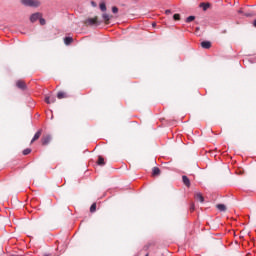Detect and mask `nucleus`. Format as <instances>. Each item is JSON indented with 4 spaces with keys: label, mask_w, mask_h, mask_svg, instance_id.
Masks as SVG:
<instances>
[{
    "label": "nucleus",
    "mask_w": 256,
    "mask_h": 256,
    "mask_svg": "<svg viewBox=\"0 0 256 256\" xmlns=\"http://www.w3.org/2000/svg\"><path fill=\"white\" fill-rule=\"evenodd\" d=\"M84 25H86V27H93V26H99L101 25V22L99 21V18L97 16H95L94 18H88L84 21Z\"/></svg>",
    "instance_id": "f257e3e1"
},
{
    "label": "nucleus",
    "mask_w": 256,
    "mask_h": 256,
    "mask_svg": "<svg viewBox=\"0 0 256 256\" xmlns=\"http://www.w3.org/2000/svg\"><path fill=\"white\" fill-rule=\"evenodd\" d=\"M21 3L25 5V7H39V5H41L39 0H21Z\"/></svg>",
    "instance_id": "f03ea898"
},
{
    "label": "nucleus",
    "mask_w": 256,
    "mask_h": 256,
    "mask_svg": "<svg viewBox=\"0 0 256 256\" xmlns=\"http://www.w3.org/2000/svg\"><path fill=\"white\" fill-rule=\"evenodd\" d=\"M51 134H46V135H43L41 141H42V145H47L48 143H51Z\"/></svg>",
    "instance_id": "7ed1b4c3"
},
{
    "label": "nucleus",
    "mask_w": 256,
    "mask_h": 256,
    "mask_svg": "<svg viewBox=\"0 0 256 256\" xmlns=\"http://www.w3.org/2000/svg\"><path fill=\"white\" fill-rule=\"evenodd\" d=\"M16 86L18 87V89H21L22 91H25L27 89V84H25V81L23 80H18L16 82Z\"/></svg>",
    "instance_id": "20e7f679"
},
{
    "label": "nucleus",
    "mask_w": 256,
    "mask_h": 256,
    "mask_svg": "<svg viewBox=\"0 0 256 256\" xmlns=\"http://www.w3.org/2000/svg\"><path fill=\"white\" fill-rule=\"evenodd\" d=\"M38 19H41V13H34L30 16L31 23H35Z\"/></svg>",
    "instance_id": "39448f33"
},
{
    "label": "nucleus",
    "mask_w": 256,
    "mask_h": 256,
    "mask_svg": "<svg viewBox=\"0 0 256 256\" xmlns=\"http://www.w3.org/2000/svg\"><path fill=\"white\" fill-rule=\"evenodd\" d=\"M42 133H43L42 129L38 130L35 133L34 137L32 138L31 143H35V141H38V139L41 137Z\"/></svg>",
    "instance_id": "423d86ee"
},
{
    "label": "nucleus",
    "mask_w": 256,
    "mask_h": 256,
    "mask_svg": "<svg viewBox=\"0 0 256 256\" xmlns=\"http://www.w3.org/2000/svg\"><path fill=\"white\" fill-rule=\"evenodd\" d=\"M200 9H203V11H207L211 7V3L207 2H202L199 4Z\"/></svg>",
    "instance_id": "0eeeda50"
},
{
    "label": "nucleus",
    "mask_w": 256,
    "mask_h": 256,
    "mask_svg": "<svg viewBox=\"0 0 256 256\" xmlns=\"http://www.w3.org/2000/svg\"><path fill=\"white\" fill-rule=\"evenodd\" d=\"M194 199H196V201H200V203L205 202V198L203 197L202 193H196L194 196Z\"/></svg>",
    "instance_id": "6e6552de"
},
{
    "label": "nucleus",
    "mask_w": 256,
    "mask_h": 256,
    "mask_svg": "<svg viewBox=\"0 0 256 256\" xmlns=\"http://www.w3.org/2000/svg\"><path fill=\"white\" fill-rule=\"evenodd\" d=\"M56 99L55 96H46L45 97V103L48 105H51V103H55Z\"/></svg>",
    "instance_id": "1a4fd4ad"
},
{
    "label": "nucleus",
    "mask_w": 256,
    "mask_h": 256,
    "mask_svg": "<svg viewBox=\"0 0 256 256\" xmlns=\"http://www.w3.org/2000/svg\"><path fill=\"white\" fill-rule=\"evenodd\" d=\"M182 181L184 185H186L187 187H191V180H189V177H187L186 175L182 176Z\"/></svg>",
    "instance_id": "9d476101"
},
{
    "label": "nucleus",
    "mask_w": 256,
    "mask_h": 256,
    "mask_svg": "<svg viewBox=\"0 0 256 256\" xmlns=\"http://www.w3.org/2000/svg\"><path fill=\"white\" fill-rule=\"evenodd\" d=\"M112 17L113 16H110L109 14H103L102 15V19H104V22H105L106 25H109V21H111Z\"/></svg>",
    "instance_id": "9b49d317"
},
{
    "label": "nucleus",
    "mask_w": 256,
    "mask_h": 256,
    "mask_svg": "<svg viewBox=\"0 0 256 256\" xmlns=\"http://www.w3.org/2000/svg\"><path fill=\"white\" fill-rule=\"evenodd\" d=\"M201 47L203 49H211V42L210 41H203V42H201Z\"/></svg>",
    "instance_id": "f8f14e48"
},
{
    "label": "nucleus",
    "mask_w": 256,
    "mask_h": 256,
    "mask_svg": "<svg viewBox=\"0 0 256 256\" xmlns=\"http://www.w3.org/2000/svg\"><path fill=\"white\" fill-rule=\"evenodd\" d=\"M69 97L66 92L60 91L57 93V99H67Z\"/></svg>",
    "instance_id": "ddd939ff"
},
{
    "label": "nucleus",
    "mask_w": 256,
    "mask_h": 256,
    "mask_svg": "<svg viewBox=\"0 0 256 256\" xmlns=\"http://www.w3.org/2000/svg\"><path fill=\"white\" fill-rule=\"evenodd\" d=\"M152 175H153V177H155L157 175H161V169H159L158 167H154L152 170Z\"/></svg>",
    "instance_id": "4468645a"
},
{
    "label": "nucleus",
    "mask_w": 256,
    "mask_h": 256,
    "mask_svg": "<svg viewBox=\"0 0 256 256\" xmlns=\"http://www.w3.org/2000/svg\"><path fill=\"white\" fill-rule=\"evenodd\" d=\"M216 207L219 211H227V206H225V204H217Z\"/></svg>",
    "instance_id": "2eb2a0df"
},
{
    "label": "nucleus",
    "mask_w": 256,
    "mask_h": 256,
    "mask_svg": "<svg viewBox=\"0 0 256 256\" xmlns=\"http://www.w3.org/2000/svg\"><path fill=\"white\" fill-rule=\"evenodd\" d=\"M97 165H105V159L103 158V156L98 157Z\"/></svg>",
    "instance_id": "dca6fc26"
},
{
    "label": "nucleus",
    "mask_w": 256,
    "mask_h": 256,
    "mask_svg": "<svg viewBox=\"0 0 256 256\" xmlns=\"http://www.w3.org/2000/svg\"><path fill=\"white\" fill-rule=\"evenodd\" d=\"M65 45H71L73 43V39L71 37L64 38Z\"/></svg>",
    "instance_id": "f3484780"
},
{
    "label": "nucleus",
    "mask_w": 256,
    "mask_h": 256,
    "mask_svg": "<svg viewBox=\"0 0 256 256\" xmlns=\"http://www.w3.org/2000/svg\"><path fill=\"white\" fill-rule=\"evenodd\" d=\"M97 211V203H93L90 207V213H95Z\"/></svg>",
    "instance_id": "a211bd4d"
},
{
    "label": "nucleus",
    "mask_w": 256,
    "mask_h": 256,
    "mask_svg": "<svg viewBox=\"0 0 256 256\" xmlns=\"http://www.w3.org/2000/svg\"><path fill=\"white\" fill-rule=\"evenodd\" d=\"M100 10L103 12L107 11V5L105 2L100 3Z\"/></svg>",
    "instance_id": "6ab92c4d"
},
{
    "label": "nucleus",
    "mask_w": 256,
    "mask_h": 256,
    "mask_svg": "<svg viewBox=\"0 0 256 256\" xmlns=\"http://www.w3.org/2000/svg\"><path fill=\"white\" fill-rule=\"evenodd\" d=\"M173 19H174V21H181V15L180 14H174Z\"/></svg>",
    "instance_id": "aec40b11"
},
{
    "label": "nucleus",
    "mask_w": 256,
    "mask_h": 256,
    "mask_svg": "<svg viewBox=\"0 0 256 256\" xmlns=\"http://www.w3.org/2000/svg\"><path fill=\"white\" fill-rule=\"evenodd\" d=\"M191 21H195V16H189L186 18V23H191Z\"/></svg>",
    "instance_id": "412c9836"
},
{
    "label": "nucleus",
    "mask_w": 256,
    "mask_h": 256,
    "mask_svg": "<svg viewBox=\"0 0 256 256\" xmlns=\"http://www.w3.org/2000/svg\"><path fill=\"white\" fill-rule=\"evenodd\" d=\"M31 153V148H26L23 150V155H29Z\"/></svg>",
    "instance_id": "4be33fe9"
},
{
    "label": "nucleus",
    "mask_w": 256,
    "mask_h": 256,
    "mask_svg": "<svg viewBox=\"0 0 256 256\" xmlns=\"http://www.w3.org/2000/svg\"><path fill=\"white\" fill-rule=\"evenodd\" d=\"M112 13H119V8L117 6L112 7Z\"/></svg>",
    "instance_id": "5701e85b"
},
{
    "label": "nucleus",
    "mask_w": 256,
    "mask_h": 256,
    "mask_svg": "<svg viewBox=\"0 0 256 256\" xmlns=\"http://www.w3.org/2000/svg\"><path fill=\"white\" fill-rule=\"evenodd\" d=\"M39 21H40V25H45V23H46V21H45V19H43V18H39Z\"/></svg>",
    "instance_id": "b1692460"
},
{
    "label": "nucleus",
    "mask_w": 256,
    "mask_h": 256,
    "mask_svg": "<svg viewBox=\"0 0 256 256\" xmlns=\"http://www.w3.org/2000/svg\"><path fill=\"white\" fill-rule=\"evenodd\" d=\"M92 7H97V3L95 1H91Z\"/></svg>",
    "instance_id": "393cba45"
},
{
    "label": "nucleus",
    "mask_w": 256,
    "mask_h": 256,
    "mask_svg": "<svg viewBox=\"0 0 256 256\" xmlns=\"http://www.w3.org/2000/svg\"><path fill=\"white\" fill-rule=\"evenodd\" d=\"M165 13L166 15H171V10H166Z\"/></svg>",
    "instance_id": "a878e982"
},
{
    "label": "nucleus",
    "mask_w": 256,
    "mask_h": 256,
    "mask_svg": "<svg viewBox=\"0 0 256 256\" xmlns=\"http://www.w3.org/2000/svg\"><path fill=\"white\" fill-rule=\"evenodd\" d=\"M191 211H195V205L194 204H192V206H191Z\"/></svg>",
    "instance_id": "bb28decb"
},
{
    "label": "nucleus",
    "mask_w": 256,
    "mask_h": 256,
    "mask_svg": "<svg viewBox=\"0 0 256 256\" xmlns=\"http://www.w3.org/2000/svg\"><path fill=\"white\" fill-rule=\"evenodd\" d=\"M145 249H149V244L145 246Z\"/></svg>",
    "instance_id": "cd10ccee"
},
{
    "label": "nucleus",
    "mask_w": 256,
    "mask_h": 256,
    "mask_svg": "<svg viewBox=\"0 0 256 256\" xmlns=\"http://www.w3.org/2000/svg\"><path fill=\"white\" fill-rule=\"evenodd\" d=\"M196 31H199V27H198V28H196Z\"/></svg>",
    "instance_id": "c85d7f7f"
},
{
    "label": "nucleus",
    "mask_w": 256,
    "mask_h": 256,
    "mask_svg": "<svg viewBox=\"0 0 256 256\" xmlns=\"http://www.w3.org/2000/svg\"><path fill=\"white\" fill-rule=\"evenodd\" d=\"M44 256H50L49 254H46V255H44Z\"/></svg>",
    "instance_id": "c756f323"
},
{
    "label": "nucleus",
    "mask_w": 256,
    "mask_h": 256,
    "mask_svg": "<svg viewBox=\"0 0 256 256\" xmlns=\"http://www.w3.org/2000/svg\"><path fill=\"white\" fill-rule=\"evenodd\" d=\"M146 256H149V254H147Z\"/></svg>",
    "instance_id": "7c9ffc66"
}]
</instances>
